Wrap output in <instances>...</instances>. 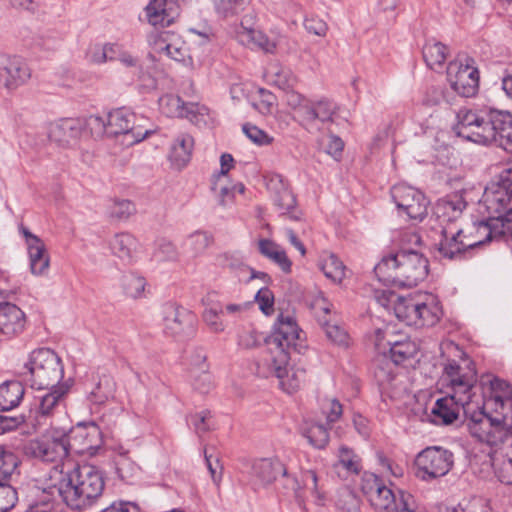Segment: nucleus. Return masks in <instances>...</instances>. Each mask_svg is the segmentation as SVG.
I'll return each mask as SVG.
<instances>
[{
	"label": "nucleus",
	"instance_id": "35",
	"mask_svg": "<svg viewBox=\"0 0 512 512\" xmlns=\"http://www.w3.org/2000/svg\"><path fill=\"white\" fill-rule=\"evenodd\" d=\"M416 327L433 326L442 317V308L433 295H424L420 298Z\"/></svg>",
	"mask_w": 512,
	"mask_h": 512
},
{
	"label": "nucleus",
	"instance_id": "21",
	"mask_svg": "<svg viewBox=\"0 0 512 512\" xmlns=\"http://www.w3.org/2000/svg\"><path fill=\"white\" fill-rule=\"evenodd\" d=\"M164 330L172 336L191 334L194 331L196 317L188 309L166 304L163 308Z\"/></svg>",
	"mask_w": 512,
	"mask_h": 512
},
{
	"label": "nucleus",
	"instance_id": "18",
	"mask_svg": "<svg viewBox=\"0 0 512 512\" xmlns=\"http://www.w3.org/2000/svg\"><path fill=\"white\" fill-rule=\"evenodd\" d=\"M65 440L69 453L91 454L100 444V431L94 423H79L75 427L65 428Z\"/></svg>",
	"mask_w": 512,
	"mask_h": 512
},
{
	"label": "nucleus",
	"instance_id": "42",
	"mask_svg": "<svg viewBox=\"0 0 512 512\" xmlns=\"http://www.w3.org/2000/svg\"><path fill=\"white\" fill-rule=\"evenodd\" d=\"M421 296L398 297L394 304L396 317L407 325L416 326Z\"/></svg>",
	"mask_w": 512,
	"mask_h": 512
},
{
	"label": "nucleus",
	"instance_id": "22",
	"mask_svg": "<svg viewBox=\"0 0 512 512\" xmlns=\"http://www.w3.org/2000/svg\"><path fill=\"white\" fill-rule=\"evenodd\" d=\"M267 188L274 193L273 201L282 215L292 220H300L302 212L297 208L296 198L281 175H273L267 182Z\"/></svg>",
	"mask_w": 512,
	"mask_h": 512
},
{
	"label": "nucleus",
	"instance_id": "41",
	"mask_svg": "<svg viewBox=\"0 0 512 512\" xmlns=\"http://www.w3.org/2000/svg\"><path fill=\"white\" fill-rule=\"evenodd\" d=\"M24 386L18 381H7L0 385V411L17 407L23 399Z\"/></svg>",
	"mask_w": 512,
	"mask_h": 512
},
{
	"label": "nucleus",
	"instance_id": "33",
	"mask_svg": "<svg viewBox=\"0 0 512 512\" xmlns=\"http://www.w3.org/2000/svg\"><path fill=\"white\" fill-rule=\"evenodd\" d=\"M116 382L109 375H102L86 390V399L91 405L103 406L114 400Z\"/></svg>",
	"mask_w": 512,
	"mask_h": 512
},
{
	"label": "nucleus",
	"instance_id": "57",
	"mask_svg": "<svg viewBox=\"0 0 512 512\" xmlns=\"http://www.w3.org/2000/svg\"><path fill=\"white\" fill-rule=\"evenodd\" d=\"M321 325L324 327L327 338L333 343L340 346H347L349 336L347 332L336 324H330L328 321H321Z\"/></svg>",
	"mask_w": 512,
	"mask_h": 512
},
{
	"label": "nucleus",
	"instance_id": "1",
	"mask_svg": "<svg viewBox=\"0 0 512 512\" xmlns=\"http://www.w3.org/2000/svg\"><path fill=\"white\" fill-rule=\"evenodd\" d=\"M56 464L45 474L43 493L59 496L72 510L85 511L98 503L105 490L104 472L90 464L75 465L64 470Z\"/></svg>",
	"mask_w": 512,
	"mask_h": 512
},
{
	"label": "nucleus",
	"instance_id": "15",
	"mask_svg": "<svg viewBox=\"0 0 512 512\" xmlns=\"http://www.w3.org/2000/svg\"><path fill=\"white\" fill-rule=\"evenodd\" d=\"M454 464L453 453L439 446L423 449L415 458L416 476L423 481L443 477Z\"/></svg>",
	"mask_w": 512,
	"mask_h": 512
},
{
	"label": "nucleus",
	"instance_id": "60",
	"mask_svg": "<svg viewBox=\"0 0 512 512\" xmlns=\"http://www.w3.org/2000/svg\"><path fill=\"white\" fill-rule=\"evenodd\" d=\"M0 479V512H8L17 501L16 490Z\"/></svg>",
	"mask_w": 512,
	"mask_h": 512
},
{
	"label": "nucleus",
	"instance_id": "38",
	"mask_svg": "<svg viewBox=\"0 0 512 512\" xmlns=\"http://www.w3.org/2000/svg\"><path fill=\"white\" fill-rule=\"evenodd\" d=\"M258 249L261 255L278 265L284 273L291 272L292 262L280 245L269 239H260Z\"/></svg>",
	"mask_w": 512,
	"mask_h": 512
},
{
	"label": "nucleus",
	"instance_id": "28",
	"mask_svg": "<svg viewBox=\"0 0 512 512\" xmlns=\"http://www.w3.org/2000/svg\"><path fill=\"white\" fill-rule=\"evenodd\" d=\"M447 395L436 400L431 409L430 421L436 425H449L459 416L461 409L470 403H460L458 396L446 392Z\"/></svg>",
	"mask_w": 512,
	"mask_h": 512
},
{
	"label": "nucleus",
	"instance_id": "48",
	"mask_svg": "<svg viewBox=\"0 0 512 512\" xmlns=\"http://www.w3.org/2000/svg\"><path fill=\"white\" fill-rule=\"evenodd\" d=\"M335 469L342 468L347 474H358L361 470L359 457L348 447L339 448L338 461L334 465Z\"/></svg>",
	"mask_w": 512,
	"mask_h": 512
},
{
	"label": "nucleus",
	"instance_id": "27",
	"mask_svg": "<svg viewBox=\"0 0 512 512\" xmlns=\"http://www.w3.org/2000/svg\"><path fill=\"white\" fill-rule=\"evenodd\" d=\"M287 475L284 464L277 458H263L256 460L252 465V485L254 489L266 487L273 483L277 476Z\"/></svg>",
	"mask_w": 512,
	"mask_h": 512
},
{
	"label": "nucleus",
	"instance_id": "31",
	"mask_svg": "<svg viewBox=\"0 0 512 512\" xmlns=\"http://www.w3.org/2000/svg\"><path fill=\"white\" fill-rule=\"evenodd\" d=\"M26 325L25 313L15 304L0 303V334L15 337L21 334Z\"/></svg>",
	"mask_w": 512,
	"mask_h": 512
},
{
	"label": "nucleus",
	"instance_id": "4",
	"mask_svg": "<svg viewBox=\"0 0 512 512\" xmlns=\"http://www.w3.org/2000/svg\"><path fill=\"white\" fill-rule=\"evenodd\" d=\"M442 350L458 359L448 358L443 362L440 384L445 392L457 395L460 403H471L477 382L475 363L453 342L442 345Z\"/></svg>",
	"mask_w": 512,
	"mask_h": 512
},
{
	"label": "nucleus",
	"instance_id": "39",
	"mask_svg": "<svg viewBox=\"0 0 512 512\" xmlns=\"http://www.w3.org/2000/svg\"><path fill=\"white\" fill-rule=\"evenodd\" d=\"M194 140L189 134L179 135L171 147L169 159L172 164L181 169L190 161Z\"/></svg>",
	"mask_w": 512,
	"mask_h": 512
},
{
	"label": "nucleus",
	"instance_id": "36",
	"mask_svg": "<svg viewBox=\"0 0 512 512\" xmlns=\"http://www.w3.org/2000/svg\"><path fill=\"white\" fill-rule=\"evenodd\" d=\"M167 0H150L145 8L146 18L152 26H169L175 19V13Z\"/></svg>",
	"mask_w": 512,
	"mask_h": 512
},
{
	"label": "nucleus",
	"instance_id": "10",
	"mask_svg": "<svg viewBox=\"0 0 512 512\" xmlns=\"http://www.w3.org/2000/svg\"><path fill=\"white\" fill-rule=\"evenodd\" d=\"M454 132L468 141L478 144H490V108L460 109L457 113Z\"/></svg>",
	"mask_w": 512,
	"mask_h": 512
},
{
	"label": "nucleus",
	"instance_id": "26",
	"mask_svg": "<svg viewBox=\"0 0 512 512\" xmlns=\"http://www.w3.org/2000/svg\"><path fill=\"white\" fill-rule=\"evenodd\" d=\"M84 121L78 118H65L53 122L49 126L48 137L50 141L60 146L75 144L81 137Z\"/></svg>",
	"mask_w": 512,
	"mask_h": 512
},
{
	"label": "nucleus",
	"instance_id": "23",
	"mask_svg": "<svg viewBox=\"0 0 512 512\" xmlns=\"http://www.w3.org/2000/svg\"><path fill=\"white\" fill-rule=\"evenodd\" d=\"M464 194V190L456 191L437 201L434 209L441 227L459 225L458 221L467 206Z\"/></svg>",
	"mask_w": 512,
	"mask_h": 512
},
{
	"label": "nucleus",
	"instance_id": "43",
	"mask_svg": "<svg viewBox=\"0 0 512 512\" xmlns=\"http://www.w3.org/2000/svg\"><path fill=\"white\" fill-rule=\"evenodd\" d=\"M196 362L199 365V368H192L190 370L192 384L195 390L205 394L213 387L212 376L208 372V365L206 364V356L197 354Z\"/></svg>",
	"mask_w": 512,
	"mask_h": 512
},
{
	"label": "nucleus",
	"instance_id": "51",
	"mask_svg": "<svg viewBox=\"0 0 512 512\" xmlns=\"http://www.w3.org/2000/svg\"><path fill=\"white\" fill-rule=\"evenodd\" d=\"M373 374L379 385L390 383L395 377L392 360H388L385 356L377 358L374 362Z\"/></svg>",
	"mask_w": 512,
	"mask_h": 512
},
{
	"label": "nucleus",
	"instance_id": "53",
	"mask_svg": "<svg viewBox=\"0 0 512 512\" xmlns=\"http://www.w3.org/2000/svg\"><path fill=\"white\" fill-rule=\"evenodd\" d=\"M136 213L134 203L128 199H114L109 206V215L119 221L127 220Z\"/></svg>",
	"mask_w": 512,
	"mask_h": 512
},
{
	"label": "nucleus",
	"instance_id": "64",
	"mask_svg": "<svg viewBox=\"0 0 512 512\" xmlns=\"http://www.w3.org/2000/svg\"><path fill=\"white\" fill-rule=\"evenodd\" d=\"M244 134L257 145H269L272 143L273 138L270 137L265 131L259 129L255 125L244 124L242 127Z\"/></svg>",
	"mask_w": 512,
	"mask_h": 512
},
{
	"label": "nucleus",
	"instance_id": "55",
	"mask_svg": "<svg viewBox=\"0 0 512 512\" xmlns=\"http://www.w3.org/2000/svg\"><path fill=\"white\" fill-rule=\"evenodd\" d=\"M360 504L358 496L348 489L341 491L337 500L340 512H360Z\"/></svg>",
	"mask_w": 512,
	"mask_h": 512
},
{
	"label": "nucleus",
	"instance_id": "46",
	"mask_svg": "<svg viewBox=\"0 0 512 512\" xmlns=\"http://www.w3.org/2000/svg\"><path fill=\"white\" fill-rule=\"evenodd\" d=\"M295 485L293 489L295 490V494L298 498L302 497L301 490L306 489L309 490L320 502L323 501L324 495L320 491L318 486V476L315 470L313 469H301V482L302 486L295 479Z\"/></svg>",
	"mask_w": 512,
	"mask_h": 512
},
{
	"label": "nucleus",
	"instance_id": "3",
	"mask_svg": "<svg viewBox=\"0 0 512 512\" xmlns=\"http://www.w3.org/2000/svg\"><path fill=\"white\" fill-rule=\"evenodd\" d=\"M374 272L384 284L413 287L426 278L428 260L419 252L402 250L383 257Z\"/></svg>",
	"mask_w": 512,
	"mask_h": 512
},
{
	"label": "nucleus",
	"instance_id": "13",
	"mask_svg": "<svg viewBox=\"0 0 512 512\" xmlns=\"http://www.w3.org/2000/svg\"><path fill=\"white\" fill-rule=\"evenodd\" d=\"M26 453L43 462H60L69 455L65 427L52 426L40 438L30 440Z\"/></svg>",
	"mask_w": 512,
	"mask_h": 512
},
{
	"label": "nucleus",
	"instance_id": "24",
	"mask_svg": "<svg viewBox=\"0 0 512 512\" xmlns=\"http://www.w3.org/2000/svg\"><path fill=\"white\" fill-rule=\"evenodd\" d=\"M490 130L494 143L507 152H512V114L508 111L490 108Z\"/></svg>",
	"mask_w": 512,
	"mask_h": 512
},
{
	"label": "nucleus",
	"instance_id": "44",
	"mask_svg": "<svg viewBox=\"0 0 512 512\" xmlns=\"http://www.w3.org/2000/svg\"><path fill=\"white\" fill-rule=\"evenodd\" d=\"M118 45L115 43H104L91 45L86 52L88 62L96 65L104 64L116 59Z\"/></svg>",
	"mask_w": 512,
	"mask_h": 512
},
{
	"label": "nucleus",
	"instance_id": "47",
	"mask_svg": "<svg viewBox=\"0 0 512 512\" xmlns=\"http://www.w3.org/2000/svg\"><path fill=\"white\" fill-rule=\"evenodd\" d=\"M390 345V356L394 364L398 365L414 357L417 352L416 344L408 338L388 342Z\"/></svg>",
	"mask_w": 512,
	"mask_h": 512
},
{
	"label": "nucleus",
	"instance_id": "37",
	"mask_svg": "<svg viewBox=\"0 0 512 512\" xmlns=\"http://www.w3.org/2000/svg\"><path fill=\"white\" fill-rule=\"evenodd\" d=\"M494 473L500 482L512 485V442L505 451H494L491 457Z\"/></svg>",
	"mask_w": 512,
	"mask_h": 512
},
{
	"label": "nucleus",
	"instance_id": "20",
	"mask_svg": "<svg viewBox=\"0 0 512 512\" xmlns=\"http://www.w3.org/2000/svg\"><path fill=\"white\" fill-rule=\"evenodd\" d=\"M107 245L111 255L124 265L136 263L142 253V245L138 238L127 231L113 234Z\"/></svg>",
	"mask_w": 512,
	"mask_h": 512
},
{
	"label": "nucleus",
	"instance_id": "2",
	"mask_svg": "<svg viewBox=\"0 0 512 512\" xmlns=\"http://www.w3.org/2000/svg\"><path fill=\"white\" fill-rule=\"evenodd\" d=\"M295 319L290 315L281 313L270 338L267 340L269 359L267 370H261L258 366V373L264 377L275 376L280 381L281 388L291 394L297 391L306 379V370L303 368L290 367L287 364L290 359V350L298 353L305 347Z\"/></svg>",
	"mask_w": 512,
	"mask_h": 512
},
{
	"label": "nucleus",
	"instance_id": "12",
	"mask_svg": "<svg viewBox=\"0 0 512 512\" xmlns=\"http://www.w3.org/2000/svg\"><path fill=\"white\" fill-rule=\"evenodd\" d=\"M390 193L399 217L412 222H421L426 218L429 200L423 192L401 183L394 185Z\"/></svg>",
	"mask_w": 512,
	"mask_h": 512
},
{
	"label": "nucleus",
	"instance_id": "59",
	"mask_svg": "<svg viewBox=\"0 0 512 512\" xmlns=\"http://www.w3.org/2000/svg\"><path fill=\"white\" fill-rule=\"evenodd\" d=\"M116 472L122 480L130 479L137 471V465L131 461L127 453H121L115 459Z\"/></svg>",
	"mask_w": 512,
	"mask_h": 512
},
{
	"label": "nucleus",
	"instance_id": "45",
	"mask_svg": "<svg viewBox=\"0 0 512 512\" xmlns=\"http://www.w3.org/2000/svg\"><path fill=\"white\" fill-rule=\"evenodd\" d=\"M146 279L135 273L124 274L121 278V287L124 294L132 299H140L145 296Z\"/></svg>",
	"mask_w": 512,
	"mask_h": 512
},
{
	"label": "nucleus",
	"instance_id": "29",
	"mask_svg": "<svg viewBox=\"0 0 512 512\" xmlns=\"http://www.w3.org/2000/svg\"><path fill=\"white\" fill-rule=\"evenodd\" d=\"M490 388L491 394L484 401V409L512 415V386L495 377L490 381Z\"/></svg>",
	"mask_w": 512,
	"mask_h": 512
},
{
	"label": "nucleus",
	"instance_id": "61",
	"mask_svg": "<svg viewBox=\"0 0 512 512\" xmlns=\"http://www.w3.org/2000/svg\"><path fill=\"white\" fill-rule=\"evenodd\" d=\"M303 25L307 33L318 37H325L329 29L328 24L316 15L306 16Z\"/></svg>",
	"mask_w": 512,
	"mask_h": 512
},
{
	"label": "nucleus",
	"instance_id": "16",
	"mask_svg": "<svg viewBox=\"0 0 512 512\" xmlns=\"http://www.w3.org/2000/svg\"><path fill=\"white\" fill-rule=\"evenodd\" d=\"M467 239L466 232L460 225H444L441 227L437 250L441 257L449 260L462 259L465 254L475 248L477 242Z\"/></svg>",
	"mask_w": 512,
	"mask_h": 512
},
{
	"label": "nucleus",
	"instance_id": "40",
	"mask_svg": "<svg viewBox=\"0 0 512 512\" xmlns=\"http://www.w3.org/2000/svg\"><path fill=\"white\" fill-rule=\"evenodd\" d=\"M34 244L27 246L30 270L33 275H44L49 268V255L42 240L32 239Z\"/></svg>",
	"mask_w": 512,
	"mask_h": 512
},
{
	"label": "nucleus",
	"instance_id": "8",
	"mask_svg": "<svg viewBox=\"0 0 512 512\" xmlns=\"http://www.w3.org/2000/svg\"><path fill=\"white\" fill-rule=\"evenodd\" d=\"M136 115L124 108L111 111L106 120L99 116H91L88 125L91 129H98L109 137L122 136V144L132 146L144 140L150 130L143 129L135 124Z\"/></svg>",
	"mask_w": 512,
	"mask_h": 512
},
{
	"label": "nucleus",
	"instance_id": "49",
	"mask_svg": "<svg viewBox=\"0 0 512 512\" xmlns=\"http://www.w3.org/2000/svg\"><path fill=\"white\" fill-rule=\"evenodd\" d=\"M324 275L333 282L340 283L345 277L346 267L342 261L334 254L325 257L320 266Z\"/></svg>",
	"mask_w": 512,
	"mask_h": 512
},
{
	"label": "nucleus",
	"instance_id": "19",
	"mask_svg": "<svg viewBox=\"0 0 512 512\" xmlns=\"http://www.w3.org/2000/svg\"><path fill=\"white\" fill-rule=\"evenodd\" d=\"M336 105L329 99L310 100L300 114L297 122L308 132H319L322 127L333 121Z\"/></svg>",
	"mask_w": 512,
	"mask_h": 512
},
{
	"label": "nucleus",
	"instance_id": "34",
	"mask_svg": "<svg viewBox=\"0 0 512 512\" xmlns=\"http://www.w3.org/2000/svg\"><path fill=\"white\" fill-rule=\"evenodd\" d=\"M423 59L426 65L436 72L443 69L447 57L449 55V48L442 42L435 39H429L425 42L422 49Z\"/></svg>",
	"mask_w": 512,
	"mask_h": 512
},
{
	"label": "nucleus",
	"instance_id": "7",
	"mask_svg": "<svg viewBox=\"0 0 512 512\" xmlns=\"http://www.w3.org/2000/svg\"><path fill=\"white\" fill-rule=\"evenodd\" d=\"M24 375L29 377L32 387L39 390L60 385L64 376L61 358L50 348L33 350L24 363Z\"/></svg>",
	"mask_w": 512,
	"mask_h": 512
},
{
	"label": "nucleus",
	"instance_id": "30",
	"mask_svg": "<svg viewBox=\"0 0 512 512\" xmlns=\"http://www.w3.org/2000/svg\"><path fill=\"white\" fill-rule=\"evenodd\" d=\"M236 40L250 49L260 50L267 54L276 53L278 37H269L260 30L240 26L235 32Z\"/></svg>",
	"mask_w": 512,
	"mask_h": 512
},
{
	"label": "nucleus",
	"instance_id": "11",
	"mask_svg": "<svg viewBox=\"0 0 512 512\" xmlns=\"http://www.w3.org/2000/svg\"><path fill=\"white\" fill-rule=\"evenodd\" d=\"M447 81L450 87L462 97H473L479 89V70L473 58L458 55L447 66Z\"/></svg>",
	"mask_w": 512,
	"mask_h": 512
},
{
	"label": "nucleus",
	"instance_id": "6",
	"mask_svg": "<svg viewBox=\"0 0 512 512\" xmlns=\"http://www.w3.org/2000/svg\"><path fill=\"white\" fill-rule=\"evenodd\" d=\"M361 490L375 512H415L411 494L402 490L395 494L373 473L364 474Z\"/></svg>",
	"mask_w": 512,
	"mask_h": 512
},
{
	"label": "nucleus",
	"instance_id": "56",
	"mask_svg": "<svg viewBox=\"0 0 512 512\" xmlns=\"http://www.w3.org/2000/svg\"><path fill=\"white\" fill-rule=\"evenodd\" d=\"M223 314L222 306L210 307L204 311L203 319L212 331L219 333L225 330V325L220 317Z\"/></svg>",
	"mask_w": 512,
	"mask_h": 512
},
{
	"label": "nucleus",
	"instance_id": "5",
	"mask_svg": "<svg viewBox=\"0 0 512 512\" xmlns=\"http://www.w3.org/2000/svg\"><path fill=\"white\" fill-rule=\"evenodd\" d=\"M470 435L477 441L502 451L503 445L512 443V415L483 410L474 413L467 423Z\"/></svg>",
	"mask_w": 512,
	"mask_h": 512
},
{
	"label": "nucleus",
	"instance_id": "14",
	"mask_svg": "<svg viewBox=\"0 0 512 512\" xmlns=\"http://www.w3.org/2000/svg\"><path fill=\"white\" fill-rule=\"evenodd\" d=\"M69 393V385L49 386V389L35 397L34 409L31 411L34 417V426H55V415L65 412L66 399Z\"/></svg>",
	"mask_w": 512,
	"mask_h": 512
},
{
	"label": "nucleus",
	"instance_id": "52",
	"mask_svg": "<svg viewBox=\"0 0 512 512\" xmlns=\"http://www.w3.org/2000/svg\"><path fill=\"white\" fill-rule=\"evenodd\" d=\"M303 435L315 448L323 449L329 442V433L322 424H311L304 430Z\"/></svg>",
	"mask_w": 512,
	"mask_h": 512
},
{
	"label": "nucleus",
	"instance_id": "9",
	"mask_svg": "<svg viewBox=\"0 0 512 512\" xmlns=\"http://www.w3.org/2000/svg\"><path fill=\"white\" fill-rule=\"evenodd\" d=\"M481 206L487 215L501 219L512 232V170H503L484 190Z\"/></svg>",
	"mask_w": 512,
	"mask_h": 512
},
{
	"label": "nucleus",
	"instance_id": "54",
	"mask_svg": "<svg viewBox=\"0 0 512 512\" xmlns=\"http://www.w3.org/2000/svg\"><path fill=\"white\" fill-rule=\"evenodd\" d=\"M168 44L169 46L166 48L165 56L175 61H184L187 56V48L182 38L172 32Z\"/></svg>",
	"mask_w": 512,
	"mask_h": 512
},
{
	"label": "nucleus",
	"instance_id": "58",
	"mask_svg": "<svg viewBox=\"0 0 512 512\" xmlns=\"http://www.w3.org/2000/svg\"><path fill=\"white\" fill-rule=\"evenodd\" d=\"M172 31L153 32L148 35L147 41L154 53L165 55Z\"/></svg>",
	"mask_w": 512,
	"mask_h": 512
},
{
	"label": "nucleus",
	"instance_id": "17",
	"mask_svg": "<svg viewBox=\"0 0 512 512\" xmlns=\"http://www.w3.org/2000/svg\"><path fill=\"white\" fill-rule=\"evenodd\" d=\"M158 103L164 115L172 118H186L196 125L206 123V117L209 116V109L205 105L195 102L185 103L174 94L163 95Z\"/></svg>",
	"mask_w": 512,
	"mask_h": 512
},
{
	"label": "nucleus",
	"instance_id": "32",
	"mask_svg": "<svg viewBox=\"0 0 512 512\" xmlns=\"http://www.w3.org/2000/svg\"><path fill=\"white\" fill-rule=\"evenodd\" d=\"M3 86L7 90H15L31 78V70L21 57L9 58L0 72Z\"/></svg>",
	"mask_w": 512,
	"mask_h": 512
},
{
	"label": "nucleus",
	"instance_id": "62",
	"mask_svg": "<svg viewBox=\"0 0 512 512\" xmlns=\"http://www.w3.org/2000/svg\"><path fill=\"white\" fill-rule=\"evenodd\" d=\"M17 459L13 453L6 452L0 446V479L7 480L17 468Z\"/></svg>",
	"mask_w": 512,
	"mask_h": 512
},
{
	"label": "nucleus",
	"instance_id": "63",
	"mask_svg": "<svg viewBox=\"0 0 512 512\" xmlns=\"http://www.w3.org/2000/svg\"><path fill=\"white\" fill-rule=\"evenodd\" d=\"M285 102L294 111V118L297 121L302 110L306 108V105L310 102V99H307L301 94L291 90L286 92Z\"/></svg>",
	"mask_w": 512,
	"mask_h": 512
},
{
	"label": "nucleus",
	"instance_id": "50",
	"mask_svg": "<svg viewBox=\"0 0 512 512\" xmlns=\"http://www.w3.org/2000/svg\"><path fill=\"white\" fill-rule=\"evenodd\" d=\"M265 338V342L269 339ZM264 340L262 334L253 327H243L237 334V345L240 349L251 350L259 347Z\"/></svg>",
	"mask_w": 512,
	"mask_h": 512
},
{
	"label": "nucleus",
	"instance_id": "25",
	"mask_svg": "<svg viewBox=\"0 0 512 512\" xmlns=\"http://www.w3.org/2000/svg\"><path fill=\"white\" fill-rule=\"evenodd\" d=\"M473 229L474 231L466 232V236L467 239H472L470 240L471 242H477L475 247L491 240L512 238V232L506 231V226L502 220L492 218L489 215H487L485 220L475 223Z\"/></svg>",
	"mask_w": 512,
	"mask_h": 512
}]
</instances>
